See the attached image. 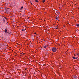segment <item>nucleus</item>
Masks as SVG:
<instances>
[{"label":"nucleus","mask_w":79,"mask_h":79,"mask_svg":"<svg viewBox=\"0 0 79 79\" xmlns=\"http://www.w3.org/2000/svg\"><path fill=\"white\" fill-rule=\"evenodd\" d=\"M9 10H10V9L9 8H7V9L6 11V12H9Z\"/></svg>","instance_id":"7ed1b4c3"},{"label":"nucleus","mask_w":79,"mask_h":79,"mask_svg":"<svg viewBox=\"0 0 79 79\" xmlns=\"http://www.w3.org/2000/svg\"><path fill=\"white\" fill-rule=\"evenodd\" d=\"M57 27H58V26H57L55 28V29H58V28Z\"/></svg>","instance_id":"9d476101"},{"label":"nucleus","mask_w":79,"mask_h":79,"mask_svg":"<svg viewBox=\"0 0 79 79\" xmlns=\"http://www.w3.org/2000/svg\"><path fill=\"white\" fill-rule=\"evenodd\" d=\"M47 47H48V46H47V45H45L44 46V48H47Z\"/></svg>","instance_id":"20e7f679"},{"label":"nucleus","mask_w":79,"mask_h":79,"mask_svg":"<svg viewBox=\"0 0 79 79\" xmlns=\"http://www.w3.org/2000/svg\"><path fill=\"white\" fill-rule=\"evenodd\" d=\"M52 50L53 52H56V48H52Z\"/></svg>","instance_id":"f257e3e1"},{"label":"nucleus","mask_w":79,"mask_h":79,"mask_svg":"<svg viewBox=\"0 0 79 79\" xmlns=\"http://www.w3.org/2000/svg\"><path fill=\"white\" fill-rule=\"evenodd\" d=\"M34 74H35V73H34Z\"/></svg>","instance_id":"2eb2a0df"},{"label":"nucleus","mask_w":79,"mask_h":79,"mask_svg":"<svg viewBox=\"0 0 79 79\" xmlns=\"http://www.w3.org/2000/svg\"><path fill=\"white\" fill-rule=\"evenodd\" d=\"M5 18V19H6V18Z\"/></svg>","instance_id":"6ab92c4d"},{"label":"nucleus","mask_w":79,"mask_h":79,"mask_svg":"<svg viewBox=\"0 0 79 79\" xmlns=\"http://www.w3.org/2000/svg\"><path fill=\"white\" fill-rule=\"evenodd\" d=\"M3 21H5V20H3Z\"/></svg>","instance_id":"dca6fc26"},{"label":"nucleus","mask_w":79,"mask_h":79,"mask_svg":"<svg viewBox=\"0 0 79 79\" xmlns=\"http://www.w3.org/2000/svg\"><path fill=\"white\" fill-rule=\"evenodd\" d=\"M56 19H58V17H56Z\"/></svg>","instance_id":"f8f14e48"},{"label":"nucleus","mask_w":79,"mask_h":79,"mask_svg":"<svg viewBox=\"0 0 79 79\" xmlns=\"http://www.w3.org/2000/svg\"><path fill=\"white\" fill-rule=\"evenodd\" d=\"M74 77L75 79L77 78V77H76V76H74Z\"/></svg>","instance_id":"1a4fd4ad"},{"label":"nucleus","mask_w":79,"mask_h":79,"mask_svg":"<svg viewBox=\"0 0 79 79\" xmlns=\"http://www.w3.org/2000/svg\"><path fill=\"white\" fill-rule=\"evenodd\" d=\"M4 32L5 33H6V34H8V30L7 29H5Z\"/></svg>","instance_id":"f03ea898"},{"label":"nucleus","mask_w":79,"mask_h":79,"mask_svg":"<svg viewBox=\"0 0 79 79\" xmlns=\"http://www.w3.org/2000/svg\"><path fill=\"white\" fill-rule=\"evenodd\" d=\"M76 26H77V27H79V24H76Z\"/></svg>","instance_id":"0eeeda50"},{"label":"nucleus","mask_w":79,"mask_h":79,"mask_svg":"<svg viewBox=\"0 0 79 79\" xmlns=\"http://www.w3.org/2000/svg\"><path fill=\"white\" fill-rule=\"evenodd\" d=\"M73 59H77V57H76L75 56L73 57Z\"/></svg>","instance_id":"39448f33"},{"label":"nucleus","mask_w":79,"mask_h":79,"mask_svg":"<svg viewBox=\"0 0 79 79\" xmlns=\"http://www.w3.org/2000/svg\"><path fill=\"white\" fill-rule=\"evenodd\" d=\"M23 6H22L21 8H20V10H23Z\"/></svg>","instance_id":"423d86ee"},{"label":"nucleus","mask_w":79,"mask_h":79,"mask_svg":"<svg viewBox=\"0 0 79 79\" xmlns=\"http://www.w3.org/2000/svg\"><path fill=\"white\" fill-rule=\"evenodd\" d=\"M45 0H42V2H43V3H44V2H45Z\"/></svg>","instance_id":"6e6552de"},{"label":"nucleus","mask_w":79,"mask_h":79,"mask_svg":"<svg viewBox=\"0 0 79 79\" xmlns=\"http://www.w3.org/2000/svg\"><path fill=\"white\" fill-rule=\"evenodd\" d=\"M35 34H36V33H35Z\"/></svg>","instance_id":"4468645a"},{"label":"nucleus","mask_w":79,"mask_h":79,"mask_svg":"<svg viewBox=\"0 0 79 79\" xmlns=\"http://www.w3.org/2000/svg\"><path fill=\"white\" fill-rule=\"evenodd\" d=\"M24 29H23L22 31H24Z\"/></svg>","instance_id":"ddd939ff"},{"label":"nucleus","mask_w":79,"mask_h":79,"mask_svg":"<svg viewBox=\"0 0 79 79\" xmlns=\"http://www.w3.org/2000/svg\"><path fill=\"white\" fill-rule=\"evenodd\" d=\"M26 69H25V70H26Z\"/></svg>","instance_id":"f3484780"},{"label":"nucleus","mask_w":79,"mask_h":79,"mask_svg":"<svg viewBox=\"0 0 79 79\" xmlns=\"http://www.w3.org/2000/svg\"><path fill=\"white\" fill-rule=\"evenodd\" d=\"M35 2H38V1L37 0H36Z\"/></svg>","instance_id":"9b49d317"},{"label":"nucleus","mask_w":79,"mask_h":79,"mask_svg":"<svg viewBox=\"0 0 79 79\" xmlns=\"http://www.w3.org/2000/svg\"><path fill=\"white\" fill-rule=\"evenodd\" d=\"M31 5H32V3H31Z\"/></svg>","instance_id":"a211bd4d"}]
</instances>
